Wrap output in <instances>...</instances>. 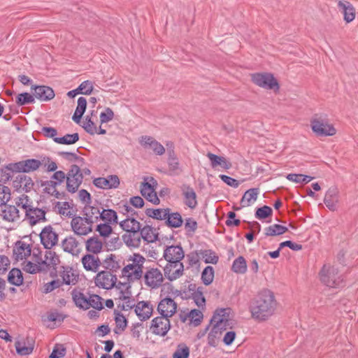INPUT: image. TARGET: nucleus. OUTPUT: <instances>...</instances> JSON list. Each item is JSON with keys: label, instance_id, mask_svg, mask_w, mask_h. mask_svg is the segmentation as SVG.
<instances>
[{"label": "nucleus", "instance_id": "61", "mask_svg": "<svg viewBox=\"0 0 358 358\" xmlns=\"http://www.w3.org/2000/svg\"><path fill=\"white\" fill-rule=\"evenodd\" d=\"M82 127L85 130V131L90 135H94L96 133V127L94 122L92 120L91 117L89 116L85 117Z\"/></svg>", "mask_w": 358, "mask_h": 358}, {"label": "nucleus", "instance_id": "24", "mask_svg": "<svg viewBox=\"0 0 358 358\" xmlns=\"http://www.w3.org/2000/svg\"><path fill=\"white\" fill-rule=\"evenodd\" d=\"M338 190L336 187L332 186L325 194L324 203L327 207L334 211L336 210V203L338 202Z\"/></svg>", "mask_w": 358, "mask_h": 358}, {"label": "nucleus", "instance_id": "29", "mask_svg": "<svg viewBox=\"0 0 358 358\" xmlns=\"http://www.w3.org/2000/svg\"><path fill=\"white\" fill-rule=\"evenodd\" d=\"M100 208L96 206H90V204L85 205L83 208V215L88 220L90 224L96 222L100 217L99 215L101 214Z\"/></svg>", "mask_w": 358, "mask_h": 358}, {"label": "nucleus", "instance_id": "6", "mask_svg": "<svg viewBox=\"0 0 358 358\" xmlns=\"http://www.w3.org/2000/svg\"><path fill=\"white\" fill-rule=\"evenodd\" d=\"M252 81L257 85L267 89L277 91L279 90V84L273 75L270 73H255L251 75Z\"/></svg>", "mask_w": 358, "mask_h": 358}, {"label": "nucleus", "instance_id": "19", "mask_svg": "<svg viewBox=\"0 0 358 358\" xmlns=\"http://www.w3.org/2000/svg\"><path fill=\"white\" fill-rule=\"evenodd\" d=\"M93 184L101 189L117 188L120 185V180L117 176L110 175L108 178H97L93 181Z\"/></svg>", "mask_w": 358, "mask_h": 358}, {"label": "nucleus", "instance_id": "59", "mask_svg": "<svg viewBox=\"0 0 358 358\" xmlns=\"http://www.w3.org/2000/svg\"><path fill=\"white\" fill-rule=\"evenodd\" d=\"M96 231L103 238L108 237L113 232V229L108 223H101L96 226Z\"/></svg>", "mask_w": 358, "mask_h": 358}, {"label": "nucleus", "instance_id": "38", "mask_svg": "<svg viewBox=\"0 0 358 358\" xmlns=\"http://www.w3.org/2000/svg\"><path fill=\"white\" fill-rule=\"evenodd\" d=\"M72 298L76 306L81 309H88V298L79 291L73 290Z\"/></svg>", "mask_w": 358, "mask_h": 358}, {"label": "nucleus", "instance_id": "39", "mask_svg": "<svg viewBox=\"0 0 358 358\" xmlns=\"http://www.w3.org/2000/svg\"><path fill=\"white\" fill-rule=\"evenodd\" d=\"M259 194V189L258 188H251L247 190L241 201L242 203V206H248L250 205L251 202H254L257 200V196Z\"/></svg>", "mask_w": 358, "mask_h": 358}, {"label": "nucleus", "instance_id": "27", "mask_svg": "<svg viewBox=\"0 0 358 358\" xmlns=\"http://www.w3.org/2000/svg\"><path fill=\"white\" fill-rule=\"evenodd\" d=\"M185 197V203L189 208L194 209L197 205L196 194L194 189L189 185H184L182 187Z\"/></svg>", "mask_w": 358, "mask_h": 358}, {"label": "nucleus", "instance_id": "14", "mask_svg": "<svg viewBox=\"0 0 358 358\" xmlns=\"http://www.w3.org/2000/svg\"><path fill=\"white\" fill-rule=\"evenodd\" d=\"M145 283L150 287L157 288L163 282V275L160 270L152 268L148 270L144 274Z\"/></svg>", "mask_w": 358, "mask_h": 358}, {"label": "nucleus", "instance_id": "28", "mask_svg": "<svg viewBox=\"0 0 358 358\" xmlns=\"http://www.w3.org/2000/svg\"><path fill=\"white\" fill-rule=\"evenodd\" d=\"M129 259L137 267L135 271H132V274L129 277L141 279L143 276V264L145 262V257L140 254H134Z\"/></svg>", "mask_w": 358, "mask_h": 358}, {"label": "nucleus", "instance_id": "58", "mask_svg": "<svg viewBox=\"0 0 358 358\" xmlns=\"http://www.w3.org/2000/svg\"><path fill=\"white\" fill-rule=\"evenodd\" d=\"M102 298L97 294H91L88 298V309L92 307L94 309L101 310L103 308L102 302Z\"/></svg>", "mask_w": 358, "mask_h": 358}, {"label": "nucleus", "instance_id": "53", "mask_svg": "<svg viewBox=\"0 0 358 358\" xmlns=\"http://www.w3.org/2000/svg\"><path fill=\"white\" fill-rule=\"evenodd\" d=\"M57 155L68 162H77L80 164V166H82L85 163L84 158L78 156L74 152H58Z\"/></svg>", "mask_w": 358, "mask_h": 358}, {"label": "nucleus", "instance_id": "34", "mask_svg": "<svg viewBox=\"0 0 358 358\" xmlns=\"http://www.w3.org/2000/svg\"><path fill=\"white\" fill-rule=\"evenodd\" d=\"M114 315L115 328L114 329L113 331L115 334H120L126 329L128 321L127 318L124 316V315L117 310H114Z\"/></svg>", "mask_w": 358, "mask_h": 358}, {"label": "nucleus", "instance_id": "23", "mask_svg": "<svg viewBox=\"0 0 358 358\" xmlns=\"http://www.w3.org/2000/svg\"><path fill=\"white\" fill-rule=\"evenodd\" d=\"M141 193L142 196H144L150 202L155 205L159 203L160 201L156 192H155V189L150 183L147 182H143L141 184Z\"/></svg>", "mask_w": 358, "mask_h": 358}, {"label": "nucleus", "instance_id": "50", "mask_svg": "<svg viewBox=\"0 0 358 358\" xmlns=\"http://www.w3.org/2000/svg\"><path fill=\"white\" fill-rule=\"evenodd\" d=\"M62 280L64 284L66 285H75L78 282V275H75L71 268H68L64 270L62 274Z\"/></svg>", "mask_w": 358, "mask_h": 358}, {"label": "nucleus", "instance_id": "62", "mask_svg": "<svg viewBox=\"0 0 358 358\" xmlns=\"http://www.w3.org/2000/svg\"><path fill=\"white\" fill-rule=\"evenodd\" d=\"M63 284L64 282H62L59 279L53 280L49 282H47L44 285L43 293H50L55 289L60 287Z\"/></svg>", "mask_w": 358, "mask_h": 358}, {"label": "nucleus", "instance_id": "17", "mask_svg": "<svg viewBox=\"0 0 358 358\" xmlns=\"http://www.w3.org/2000/svg\"><path fill=\"white\" fill-rule=\"evenodd\" d=\"M177 309V303L173 299L166 297L162 299L158 304L157 310L161 315L172 317Z\"/></svg>", "mask_w": 358, "mask_h": 358}, {"label": "nucleus", "instance_id": "12", "mask_svg": "<svg viewBox=\"0 0 358 358\" xmlns=\"http://www.w3.org/2000/svg\"><path fill=\"white\" fill-rule=\"evenodd\" d=\"M72 231L78 236H86L92 231V224H90L86 217L75 216L71 222Z\"/></svg>", "mask_w": 358, "mask_h": 358}, {"label": "nucleus", "instance_id": "42", "mask_svg": "<svg viewBox=\"0 0 358 358\" xmlns=\"http://www.w3.org/2000/svg\"><path fill=\"white\" fill-rule=\"evenodd\" d=\"M169 208H147L145 214L147 216L159 220H165L168 215Z\"/></svg>", "mask_w": 358, "mask_h": 358}, {"label": "nucleus", "instance_id": "2", "mask_svg": "<svg viewBox=\"0 0 358 358\" xmlns=\"http://www.w3.org/2000/svg\"><path fill=\"white\" fill-rule=\"evenodd\" d=\"M164 257L167 261L164 268L165 277L173 281L184 274V265L180 262L185 257V252L180 245L166 246L164 251Z\"/></svg>", "mask_w": 358, "mask_h": 358}, {"label": "nucleus", "instance_id": "32", "mask_svg": "<svg viewBox=\"0 0 358 358\" xmlns=\"http://www.w3.org/2000/svg\"><path fill=\"white\" fill-rule=\"evenodd\" d=\"M206 156L210 161V165L213 168L220 166L224 169H229L231 167V164L224 157L217 156L211 152H208Z\"/></svg>", "mask_w": 358, "mask_h": 358}, {"label": "nucleus", "instance_id": "43", "mask_svg": "<svg viewBox=\"0 0 358 358\" xmlns=\"http://www.w3.org/2000/svg\"><path fill=\"white\" fill-rule=\"evenodd\" d=\"M231 270L236 273L244 274L247 271V263L243 256L236 258L231 266Z\"/></svg>", "mask_w": 358, "mask_h": 358}, {"label": "nucleus", "instance_id": "3", "mask_svg": "<svg viewBox=\"0 0 358 358\" xmlns=\"http://www.w3.org/2000/svg\"><path fill=\"white\" fill-rule=\"evenodd\" d=\"M231 309L230 308L217 309L211 320L210 323L213 326L208 335V344L210 346L215 347L217 341L221 337L222 332L225 331L231 323L229 318Z\"/></svg>", "mask_w": 358, "mask_h": 358}, {"label": "nucleus", "instance_id": "22", "mask_svg": "<svg viewBox=\"0 0 358 358\" xmlns=\"http://www.w3.org/2000/svg\"><path fill=\"white\" fill-rule=\"evenodd\" d=\"M338 7L341 10L343 14L344 20L349 23L351 22L355 18V9L349 1H339L338 3Z\"/></svg>", "mask_w": 358, "mask_h": 358}, {"label": "nucleus", "instance_id": "15", "mask_svg": "<svg viewBox=\"0 0 358 358\" xmlns=\"http://www.w3.org/2000/svg\"><path fill=\"white\" fill-rule=\"evenodd\" d=\"M31 90L34 97L41 101H50L55 96L52 88L46 85H32Z\"/></svg>", "mask_w": 358, "mask_h": 358}, {"label": "nucleus", "instance_id": "51", "mask_svg": "<svg viewBox=\"0 0 358 358\" xmlns=\"http://www.w3.org/2000/svg\"><path fill=\"white\" fill-rule=\"evenodd\" d=\"M214 268L211 266H207L201 273V280L205 285H210L214 279Z\"/></svg>", "mask_w": 358, "mask_h": 358}, {"label": "nucleus", "instance_id": "20", "mask_svg": "<svg viewBox=\"0 0 358 358\" xmlns=\"http://www.w3.org/2000/svg\"><path fill=\"white\" fill-rule=\"evenodd\" d=\"M81 262L86 271L94 273L97 272L101 265L100 259L92 254H86L83 256Z\"/></svg>", "mask_w": 358, "mask_h": 358}, {"label": "nucleus", "instance_id": "7", "mask_svg": "<svg viewBox=\"0 0 358 358\" xmlns=\"http://www.w3.org/2000/svg\"><path fill=\"white\" fill-rule=\"evenodd\" d=\"M310 126L313 131L317 136H331L336 133L332 124H328L324 120L316 116L310 120Z\"/></svg>", "mask_w": 358, "mask_h": 358}, {"label": "nucleus", "instance_id": "41", "mask_svg": "<svg viewBox=\"0 0 358 358\" xmlns=\"http://www.w3.org/2000/svg\"><path fill=\"white\" fill-rule=\"evenodd\" d=\"M287 231L288 229L287 227L278 224H274L266 227L264 229V234L266 236H274L282 235Z\"/></svg>", "mask_w": 358, "mask_h": 358}, {"label": "nucleus", "instance_id": "25", "mask_svg": "<svg viewBox=\"0 0 358 358\" xmlns=\"http://www.w3.org/2000/svg\"><path fill=\"white\" fill-rule=\"evenodd\" d=\"M141 239L140 231H132L129 232V234H125L122 236L123 241L129 248H139Z\"/></svg>", "mask_w": 358, "mask_h": 358}, {"label": "nucleus", "instance_id": "45", "mask_svg": "<svg viewBox=\"0 0 358 358\" xmlns=\"http://www.w3.org/2000/svg\"><path fill=\"white\" fill-rule=\"evenodd\" d=\"M187 317H189L190 322H193L194 326H198L201 322L203 314L199 310L193 309L186 316L182 317L180 315V319L182 322H185Z\"/></svg>", "mask_w": 358, "mask_h": 358}, {"label": "nucleus", "instance_id": "8", "mask_svg": "<svg viewBox=\"0 0 358 358\" xmlns=\"http://www.w3.org/2000/svg\"><path fill=\"white\" fill-rule=\"evenodd\" d=\"M22 208L25 211V220L28 221L31 226H34L40 222L47 221L45 210L26 203L22 204Z\"/></svg>", "mask_w": 358, "mask_h": 358}, {"label": "nucleus", "instance_id": "4", "mask_svg": "<svg viewBox=\"0 0 358 358\" xmlns=\"http://www.w3.org/2000/svg\"><path fill=\"white\" fill-rule=\"evenodd\" d=\"M320 275L321 281L327 287L339 288L344 286L343 280L334 266L324 265Z\"/></svg>", "mask_w": 358, "mask_h": 358}, {"label": "nucleus", "instance_id": "13", "mask_svg": "<svg viewBox=\"0 0 358 358\" xmlns=\"http://www.w3.org/2000/svg\"><path fill=\"white\" fill-rule=\"evenodd\" d=\"M41 243L46 249H51L58 242V235L51 225L45 227L40 234Z\"/></svg>", "mask_w": 358, "mask_h": 358}, {"label": "nucleus", "instance_id": "16", "mask_svg": "<svg viewBox=\"0 0 358 358\" xmlns=\"http://www.w3.org/2000/svg\"><path fill=\"white\" fill-rule=\"evenodd\" d=\"M134 312L138 319L143 322L152 316L153 307L150 301H141L135 305Z\"/></svg>", "mask_w": 358, "mask_h": 358}, {"label": "nucleus", "instance_id": "33", "mask_svg": "<svg viewBox=\"0 0 358 358\" xmlns=\"http://www.w3.org/2000/svg\"><path fill=\"white\" fill-rule=\"evenodd\" d=\"M165 224L171 228H178L182 226L183 223L182 218L180 214L178 212L171 213V209L169 208L168 215H166Z\"/></svg>", "mask_w": 358, "mask_h": 358}, {"label": "nucleus", "instance_id": "37", "mask_svg": "<svg viewBox=\"0 0 358 358\" xmlns=\"http://www.w3.org/2000/svg\"><path fill=\"white\" fill-rule=\"evenodd\" d=\"M3 219L8 222H15L20 217L19 210L15 206H6L2 210Z\"/></svg>", "mask_w": 358, "mask_h": 358}, {"label": "nucleus", "instance_id": "57", "mask_svg": "<svg viewBox=\"0 0 358 358\" xmlns=\"http://www.w3.org/2000/svg\"><path fill=\"white\" fill-rule=\"evenodd\" d=\"M273 210L268 206H264L257 208L255 211V217L259 220H264L272 215Z\"/></svg>", "mask_w": 358, "mask_h": 358}, {"label": "nucleus", "instance_id": "10", "mask_svg": "<svg viewBox=\"0 0 358 358\" xmlns=\"http://www.w3.org/2000/svg\"><path fill=\"white\" fill-rule=\"evenodd\" d=\"M117 276L109 271L98 272L94 277V283L96 287L105 289H110L115 287L117 282Z\"/></svg>", "mask_w": 358, "mask_h": 358}, {"label": "nucleus", "instance_id": "44", "mask_svg": "<svg viewBox=\"0 0 358 358\" xmlns=\"http://www.w3.org/2000/svg\"><path fill=\"white\" fill-rule=\"evenodd\" d=\"M99 217L101 220L106 221V223L117 224L118 222L117 214L113 209H103Z\"/></svg>", "mask_w": 358, "mask_h": 358}, {"label": "nucleus", "instance_id": "31", "mask_svg": "<svg viewBox=\"0 0 358 358\" xmlns=\"http://www.w3.org/2000/svg\"><path fill=\"white\" fill-rule=\"evenodd\" d=\"M66 179V173L62 171H57L51 176L50 180L45 181L42 183V186H45L46 189L55 188L60 185Z\"/></svg>", "mask_w": 358, "mask_h": 358}, {"label": "nucleus", "instance_id": "60", "mask_svg": "<svg viewBox=\"0 0 358 358\" xmlns=\"http://www.w3.org/2000/svg\"><path fill=\"white\" fill-rule=\"evenodd\" d=\"M20 182H22V189L26 192H29L33 188L34 183L32 179L26 175H20Z\"/></svg>", "mask_w": 358, "mask_h": 358}, {"label": "nucleus", "instance_id": "63", "mask_svg": "<svg viewBox=\"0 0 358 358\" xmlns=\"http://www.w3.org/2000/svg\"><path fill=\"white\" fill-rule=\"evenodd\" d=\"M10 199V189L6 186L0 185V206L6 205Z\"/></svg>", "mask_w": 358, "mask_h": 358}, {"label": "nucleus", "instance_id": "9", "mask_svg": "<svg viewBox=\"0 0 358 358\" xmlns=\"http://www.w3.org/2000/svg\"><path fill=\"white\" fill-rule=\"evenodd\" d=\"M42 165V162L36 159H28L15 163H10L9 169L15 173H30L35 171Z\"/></svg>", "mask_w": 358, "mask_h": 358}, {"label": "nucleus", "instance_id": "56", "mask_svg": "<svg viewBox=\"0 0 358 358\" xmlns=\"http://www.w3.org/2000/svg\"><path fill=\"white\" fill-rule=\"evenodd\" d=\"M189 352V348L185 344L180 343L173 354V358H188Z\"/></svg>", "mask_w": 358, "mask_h": 358}, {"label": "nucleus", "instance_id": "18", "mask_svg": "<svg viewBox=\"0 0 358 358\" xmlns=\"http://www.w3.org/2000/svg\"><path fill=\"white\" fill-rule=\"evenodd\" d=\"M139 143L145 148H151L157 155H162L165 152L164 147L151 136H141Z\"/></svg>", "mask_w": 358, "mask_h": 358}, {"label": "nucleus", "instance_id": "46", "mask_svg": "<svg viewBox=\"0 0 358 358\" xmlns=\"http://www.w3.org/2000/svg\"><path fill=\"white\" fill-rule=\"evenodd\" d=\"M199 254L206 264H216L219 261L218 255L212 250H201Z\"/></svg>", "mask_w": 358, "mask_h": 358}, {"label": "nucleus", "instance_id": "26", "mask_svg": "<svg viewBox=\"0 0 358 358\" xmlns=\"http://www.w3.org/2000/svg\"><path fill=\"white\" fill-rule=\"evenodd\" d=\"M85 248L89 254L97 255L102 250L103 243L97 235H94L85 241Z\"/></svg>", "mask_w": 358, "mask_h": 358}, {"label": "nucleus", "instance_id": "48", "mask_svg": "<svg viewBox=\"0 0 358 358\" xmlns=\"http://www.w3.org/2000/svg\"><path fill=\"white\" fill-rule=\"evenodd\" d=\"M79 141V134L74 133L72 134H67L62 137L56 138L55 142L62 145H72Z\"/></svg>", "mask_w": 358, "mask_h": 358}, {"label": "nucleus", "instance_id": "55", "mask_svg": "<svg viewBox=\"0 0 358 358\" xmlns=\"http://www.w3.org/2000/svg\"><path fill=\"white\" fill-rule=\"evenodd\" d=\"M59 262L58 255L52 250H47L45 255V260L42 262L43 264L47 266H56Z\"/></svg>", "mask_w": 358, "mask_h": 358}, {"label": "nucleus", "instance_id": "54", "mask_svg": "<svg viewBox=\"0 0 358 358\" xmlns=\"http://www.w3.org/2000/svg\"><path fill=\"white\" fill-rule=\"evenodd\" d=\"M287 179L296 183L306 184L311 181L313 177L303 174L289 173L287 176Z\"/></svg>", "mask_w": 358, "mask_h": 358}, {"label": "nucleus", "instance_id": "30", "mask_svg": "<svg viewBox=\"0 0 358 358\" xmlns=\"http://www.w3.org/2000/svg\"><path fill=\"white\" fill-rule=\"evenodd\" d=\"M78 245V241L72 236L66 237L62 241V247L63 250L73 255H78L79 252V250L77 249Z\"/></svg>", "mask_w": 358, "mask_h": 358}, {"label": "nucleus", "instance_id": "64", "mask_svg": "<svg viewBox=\"0 0 358 358\" xmlns=\"http://www.w3.org/2000/svg\"><path fill=\"white\" fill-rule=\"evenodd\" d=\"M66 355V348L61 344H57L51 354L49 356V358H62Z\"/></svg>", "mask_w": 358, "mask_h": 358}, {"label": "nucleus", "instance_id": "5", "mask_svg": "<svg viewBox=\"0 0 358 358\" xmlns=\"http://www.w3.org/2000/svg\"><path fill=\"white\" fill-rule=\"evenodd\" d=\"M66 190L75 193L83 181V175L78 165L73 164L66 174Z\"/></svg>", "mask_w": 358, "mask_h": 358}, {"label": "nucleus", "instance_id": "40", "mask_svg": "<svg viewBox=\"0 0 358 358\" xmlns=\"http://www.w3.org/2000/svg\"><path fill=\"white\" fill-rule=\"evenodd\" d=\"M8 281L11 285L20 286L23 282V276L22 271L17 268H12L8 275Z\"/></svg>", "mask_w": 358, "mask_h": 358}, {"label": "nucleus", "instance_id": "52", "mask_svg": "<svg viewBox=\"0 0 358 358\" xmlns=\"http://www.w3.org/2000/svg\"><path fill=\"white\" fill-rule=\"evenodd\" d=\"M192 298L198 307L203 308L206 305V299L203 294V287H199L192 293Z\"/></svg>", "mask_w": 358, "mask_h": 358}, {"label": "nucleus", "instance_id": "36", "mask_svg": "<svg viewBox=\"0 0 358 358\" xmlns=\"http://www.w3.org/2000/svg\"><path fill=\"white\" fill-rule=\"evenodd\" d=\"M120 227L125 231H140L141 224L135 217H127L120 222Z\"/></svg>", "mask_w": 358, "mask_h": 358}, {"label": "nucleus", "instance_id": "47", "mask_svg": "<svg viewBox=\"0 0 358 358\" xmlns=\"http://www.w3.org/2000/svg\"><path fill=\"white\" fill-rule=\"evenodd\" d=\"M34 102L35 97L34 94H31L28 92L20 93L15 98V103L18 106L34 103Z\"/></svg>", "mask_w": 358, "mask_h": 358}, {"label": "nucleus", "instance_id": "35", "mask_svg": "<svg viewBox=\"0 0 358 358\" xmlns=\"http://www.w3.org/2000/svg\"><path fill=\"white\" fill-rule=\"evenodd\" d=\"M141 238L148 243H155L158 240V234L154 232V229L149 225L141 227Z\"/></svg>", "mask_w": 358, "mask_h": 358}, {"label": "nucleus", "instance_id": "49", "mask_svg": "<svg viewBox=\"0 0 358 358\" xmlns=\"http://www.w3.org/2000/svg\"><path fill=\"white\" fill-rule=\"evenodd\" d=\"M116 257L113 254H110L106 259L103 261L104 268L109 271L116 272L118 269L120 268L121 266L119 263L115 260Z\"/></svg>", "mask_w": 358, "mask_h": 358}, {"label": "nucleus", "instance_id": "21", "mask_svg": "<svg viewBox=\"0 0 358 358\" xmlns=\"http://www.w3.org/2000/svg\"><path fill=\"white\" fill-rule=\"evenodd\" d=\"M31 248L29 244L18 241L13 249V256L16 261L22 260L31 255Z\"/></svg>", "mask_w": 358, "mask_h": 358}, {"label": "nucleus", "instance_id": "11", "mask_svg": "<svg viewBox=\"0 0 358 358\" xmlns=\"http://www.w3.org/2000/svg\"><path fill=\"white\" fill-rule=\"evenodd\" d=\"M169 317L166 315L156 317L152 320L150 329L157 336H165L171 329Z\"/></svg>", "mask_w": 358, "mask_h": 358}, {"label": "nucleus", "instance_id": "1", "mask_svg": "<svg viewBox=\"0 0 358 358\" xmlns=\"http://www.w3.org/2000/svg\"><path fill=\"white\" fill-rule=\"evenodd\" d=\"M276 305L273 293L264 289L250 301L249 310L254 320L262 322L273 315Z\"/></svg>", "mask_w": 358, "mask_h": 358}]
</instances>
